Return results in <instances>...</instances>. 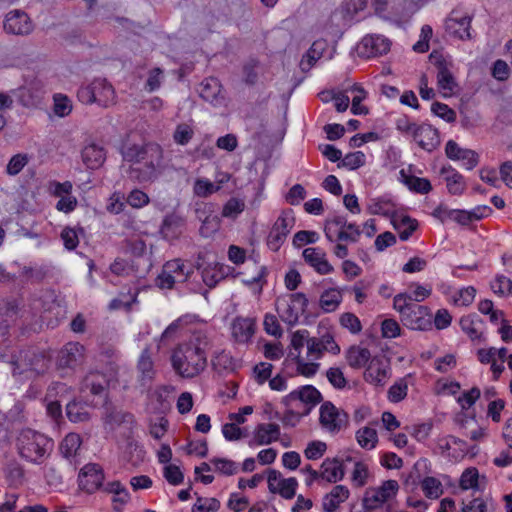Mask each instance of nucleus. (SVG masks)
Here are the masks:
<instances>
[{
  "mask_svg": "<svg viewBox=\"0 0 512 512\" xmlns=\"http://www.w3.org/2000/svg\"><path fill=\"white\" fill-rule=\"evenodd\" d=\"M212 347V339L204 330H196L190 339L179 344L172 352L173 370L182 378H194L207 367V352Z\"/></svg>",
  "mask_w": 512,
  "mask_h": 512,
  "instance_id": "f257e3e1",
  "label": "nucleus"
},
{
  "mask_svg": "<svg viewBox=\"0 0 512 512\" xmlns=\"http://www.w3.org/2000/svg\"><path fill=\"white\" fill-rule=\"evenodd\" d=\"M163 160V150L155 143L130 147V178L148 181L156 177Z\"/></svg>",
  "mask_w": 512,
  "mask_h": 512,
  "instance_id": "f03ea898",
  "label": "nucleus"
},
{
  "mask_svg": "<svg viewBox=\"0 0 512 512\" xmlns=\"http://www.w3.org/2000/svg\"><path fill=\"white\" fill-rule=\"evenodd\" d=\"M53 446L51 438L32 429H23L17 437L20 456L33 464H42L49 457Z\"/></svg>",
  "mask_w": 512,
  "mask_h": 512,
  "instance_id": "7ed1b4c3",
  "label": "nucleus"
},
{
  "mask_svg": "<svg viewBox=\"0 0 512 512\" xmlns=\"http://www.w3.org/2000/svg\"><path fill=\"white\" fill-rule=\"evenodd\" d=\"M393 307L400 313L402 324L411 330H427L431 327V314L426 306L411 302L408 293L394 297Z\"/></svg>",
  "mask_w": 512,
  "mask_h": 512,
  "instance_id": "20e7f679",
  "label": "nucleus"
},
{
  "mask_svg": "<svg viewBox=\"0 0 512 512\" xmlns=\"http://www.w3.org/2000/svg\"><path fill=\"white\" fill-rule=\"evenodd\" d=\"M77 96L83 104L97 103L103 107L114 104L116 99L113 86L102 78L94 79L90 84L82 86Z\"/></svg>",
  "mask_w": 512,
  "mask_h": 512,
  "instance_id": "39448f33",
  "label": "nucleus"
},
{
  "mask_svg": "<svg viewBox=\"0 0 512 512\" xmlns=\"http://www.w3.org/2000/svg\"><path fill=\"white\" fill-rule=\"evenodd\" d=\"M275 305L281 320L289 326H294L305 312L308 299L303 293H291L278 297Z\"/></svg>",
  "mask_w": 512,
  "mask_h": 512,
  "instance_id": "423d86ee",
  "label": "nucleus"
},
{
  "mask_svg": "<svg viewBox=\"0 0 512 512\" xmlns=\"http://www.w3.org/2000/svg\"><path fill=\"white\" fill-rule=\"evenodd\" d=\"M310 338L309 332L305 329L297 330L291 335L290 354L296 364L297 372L305 377L314 376L320 367L319 363L308 361L307 353L306 356L302 355V349L305 345L308 347Z\"/></svg>",
  "mask_w": 512,
  "mask_h": 512,
  "instance_id": "0eeeda50",
  "label": "nucleus"
},
{
  "mask_svg": "<svg viewBox=\"0 0 512 512\" xmlns=\"http://www.w3.org/2000/svg\"><path fill=\"white\" fill-rule=\"evenodd\" d=\"M321 400L322 395L314 386L305 385L286 395L282 399V403L287 408H300L302 414L307 415Z\"/></svg>",
  "mask_w": 512,
  "mask_h": 512,
  "instance_id": "6e6552de",
  "label": "nucleus"
},
{
  "mask_svg": "<svg viewBox=\"0 0 512 512\" xmlns=\"http://www.w3.org/2000/svg\"><path fill=\"white\" fill-rule=\"evenodd\" d=\"M324 232L330 242L339 240L355 243L361 235L359 226L348 223L346 219L341 216L328 220L325 224Z\"/></svg>",
  "mask_w": 512,
  "mask_h": 512,
  "instance_id": "1a4fd4ad",
  "label": "nucleus"
},
{
  "mask_svg": "<svg viewBox=\"0 0 512 512\" xmlns=\"http://www.w3.org/2000/svg\"><path fill=\"white\" fill-rule=\"evenodd\" d=\"M320 424L326 431L336 434L346 427L348 423V415L338 409L334 404L327 401L320 407Z\"/></svg>",
  "mask_w": 512,
  "mask_h": 512,
  "instance_id": "9d476101",
  "label": "nucleus"
},
{
  "mask_svg": "<svg viewBox=\"0 0 512 512\" xmlns=\"http://www.w3.org/2000/svg\"><path fill=\"white\" fill-rule=\"evenodd\" d=\"M398 489L399 485L396 480L384 481L381 486L366 490L363 504L366 509L374 510L392 499L396 495Z\"/></svg>",
  "mask_w": 512,
  "mask_h": 512,
  "instance_id": "9b49d317",
  "label": "nucleus"
},
{
  "mask_svg": "<svg viewBox=\"0 0 512 512\" xmlns=\"http://www.w3.org/2000/svg\"><path fill=\"white\" fill-rule=\"evenodd\" d=\"M472 17L453 10L445 21V29L448 34L460 40H471Z\"/></svg>",
  "mask_w": 512,
  "mask_h": 512,
  "instance_id": "f8f14e48",
  "label": "nucleus"
},
{
  "mask_svg": "<svg viewBox=\"0 0 512 512\" xmlns=\"http://www.w3.org/2000/svg\"><path fill=\"white\" fill-rule=\"evenodd\" d=\"M325 352L334 355L340 352V347L335 342L334 337L330 333H325L321 337H311L308 341V361L316 362Z\"/></svg>",
  "mask_w": 512,
  "mask_h": 512,
  "instance_id": "ddd939ff",
  "label": "nucleus"
},
{
  "mask_svg": "<svg viewBox=\"0 0 512 512\" xmlns=\"http://www.w3.org/2000/svg\"><path fill=\"white\" fill-rule=\"evenodd\" d=\"M391 42L382 35H367L358 44L357 50L363 57H376L386 54L390 50Z\"/></svg>",
  "mask_w": 512,
  "mask_h": 512,
  "instance_id": "4468645a",
  "label": "nucleus"
},
{
  "mask_svg": "<svg viewBox=\"0 0 512 512\" xmlns=\"http://www.w3.org/2000/svg\"><path fill=\"white\" fill-rule=\"evenodd\" d=\"M298 482L296 478H283L281 473L270 470L268 473V488L271 493H278L283 498L291 499L295 496Z\"/></svg>",
  "mask_w": 512,
  "mask_h": 512,
  "instance_id": "2eb2a0df",
  "label": "nucleus"
},
{
  "mask_svg": "<svg viewBox=\"0 0 512 512\" xmlns=\"http://www.w3.org/2000/svg\"><path fill=\"white\" fill-rule=\"evenodd\" d=\"M33 28V23L25 12L14 10L6 15L4 29L10 34L27 35Z\"/></svg>",
  "mask_w": 512,
  "mask_h": 512,
  "instance_id": "dca6fc26",
  "label": "nucleus"
},
{
  "mask_svg": "<svg viewBox=\"0 0 512 512\" xmlns=\"http://www.w3.org/2000/svg\"><path fill=\"white\" fill-rule=\"evenodd\" d=\"M101 467L94 463L86 464L79 473V486L88 493L96 491L103 483Z\"/></svg>",
  "mask_w": 512,
  "mask_h": 512,
  "instance_id": "f3484780",
  "label": "nucleus"
},
{
  "mask_svg": "<svg viewBox=\"0 0 512 512\" xmlns=\"http://www.w3.org/2000/svg\"><path fill=\"white\" fill-rule=\"evenodd\" d=\"M107 381L103 374L98 372H90L87 374L82 382L81 391L83 393L89 392L96 397V400H92L90 406L97 407L103 404L105 398L103 392Z\"/></svg>",
  "mask_w": 512,
  "mask_h": 512,
  "instance_id": "a211bd4d",
  "label": "nucleus"
},
{
  "mask_svg": "<svg viewBox=\"0 0 512 512\" xmlns=\"http://www.w3.org/2000/svg\"><path fill=\"white\" fill-rule=\"evenodd\" d=\"M302 256L304 261L320 275H327L334 271L333 266L327 259L326 252L319 247L304 249Z\"/></svg>",
  "mask_w": 512,
  "mask_h": 512,
  "instance_id": "6ab92c4d",
  "label": "nucleus"
},
{
  "mask_svg": "<svg viewBox=\"0 0 512 512\" xmlns=\"http://www.w3.org/2000/svg\"><path fill=\"white\" fill-rule=\"evenodd\" d=\"M281 435L280 426L276 423H260L253 431V438L249 442L250 446L269 445L279 440Z\"/></svg>",
  "mask_w": 512,
  "mask_h": 512,
  "instance_id": "aec40b11",
  "label": "nucleus"
},
{
  "mask_svg": "<svg viewBox=\"0 0 512 512\" xmlns=\"http://www.w3.org/2000/svg\"><path fill=\"white\" fill-rule=\"evenodd\" d=\"M84 358V347L77 342L67 343L58 354V366L60 368H74Z\"/></svg>",
  "mask_w": 512,
  "mask_h": 512,
  "instance_id": "412c9836",
  "label": "nucleus"
},
{
  "mask_svg": "<svg viewBox=\"0 0 512 512\" xmlns=\"http://www.w3.org/2000/svg\"><path fill=\"white\" fill-rule=\"evenodd\" d=\"M81 160L87 169H98L106 160V151L97 143H88L81 150Z\"/></svg>",
  "mask_w": 512,
  "mask_h": 512,
  "instance_id": "4be33fe9",
  "label": "nucleus"
},
{
  "mask_svg": "<svg viewBox=\"0 0 512 512\" xmlns=\"http://www.w3.org/2000/svg\"><path fill=\"white\" fill-rule=\"evenodd\" d=\"M412 138L422 149L428 152L433 151L440 144L438 131L428 124L419 125Z\"/></svg>",
  "mask_w": 512,
  "mask_h": 512,
  "instance_id": "5701e85b",
  "label": "nucleus"
},
{
  "mask_svg": "<svg viewBox=\"0 0 512 512\" xmlns=\"http://www.w3.org/2000/svg\"><path fill=\"white\" fill-rule=\"evenodd\" d=\"M231 333L238 344H247L255 333V322L251 318L237 317L231 325Z\"/></svg>",
  "mask_w": 512,
  "mask_h": 512,
  "instance_id": "b1692460",
  "label": "nucleus"
},
{
  "mask_svg": "<svg viewBox=\"0 0 512 512\" xmlns=\"http://www.w3.org/2000/svg\"><path fill=\"white\" fill-rule=\"evenodd\" d=\"M388 364L381 358L374 357L367 364L364 378L374 385H384L388 379Z\"/></svg>",
  "mask_w": 512,
  "mask_h": 512,
  "instance_id": "393cba45",
  "label": "nucleus"
},
{
  "mask_svg": "<svg viewBox=\"0 0 512 512\" xmlns=\"http://www.w3.org/2000/svg\"><path fill=\"white\" fill-rule=\"evenodd\" d=\"M104 490L110 495L113 511L124 512L128 503V491L125 485L119 481H111L106 484Z\"/></svg>",
  "mask_w": 512,
  "mask_h": 512,
  "instance_id": "a878e982",
  "label": "nucleus"
},
{
  "mask_svg": "<svg viewBox=\"0 0 512 512\" xmlns=\"http://www.w3.org/2000/svg\"><path fill=\"white\" fill-rule=\"evenodd\" d=\"M319 475H321V480L328 483L341 481L345 476L342 461L338 458H326L320 466Z\"/></svg>",
  "mask_w": 512,
  "mask_h": 512,
  "instance_id": "bb28decb",
  "label": "nucleus"
},
{
  "mask_svg": "<svg viewBox=\"0 0 512 512\" xmlns=\"http://www.w3.org/2000/svg\"><path fill=\"white\" fill-rule=\"evenodd\" d=\"M201 259L202 256L199 254L195 266L197 269H201L202 280L205 285L209 288H214L226 275L224 265L219 263H210L202 268V264L200 263Z\"/></svg>",
  "mask_w": 512,
  "mask_h": 512,
  "instance_id": "cd10ccee",
  "label": "nucleus"
},
{
  "mask_svg": "<svg viewBox=\"0 0 512 512\" xmlns=\"http://www.w3.org/2000/svg\"><path fill=\"white\" fill-rule=\"evenodd\" d=\"M199 94L201 98L213 105H220L224 97L221 95V84L218 79L206 78L200 84Z\"/></svg>",
  "mask_w": 512,
  "mask_h": 512,
  "instance_id": "c85d7f7f",
  "label": "nucleus"
},
{
  "mask_svg": "<svg viewBox=\"0 0 512 512\" xmlns=\"http://www.w3.org/2000/svg\"><path fill=\"white\" fill-rule=\"evenodd\" d=\"M137 372L139 374V381L142 386H145L151 383L154 375V363L151 358V350L149 347L143 349L138 362H137Z\"/></svg>",
  "mask_w": 512,
  "mask_h": 512,
  "instance_id": "c756f323",
  "label": "nucleus"
},
{
  "mask_svg": "<svg viewBox=\"0 0 512 512\" xmlns=\"http://www.w3.org/2000/svg\"><path fill=\"white\" fill-rule=\"evenodd\" d=\"M350 495L349 489L344 485H336L330 493L323 498L322 506L325 512H335L341 503L345 502Z\"/></svg>",
  "mask_w": 512,
  "mask_h": 512,
  "instance_id": "7c9ffc66",
  "label": "nucleus"
},
{
  "mask_svg": "<svg viewBox=\"0 0 512 512\" xmlns=\"http://www.w3.org/2000/svg\"><path fill=\"white\" fill-rule=\"evenodd\" d=\"M437 68L438 88L442 91L444 97L451 96L457 87L455 78L444 62H438Z\"/></svg>",
  "mask_w": 512,
  "mask_h": 512,
  "instance_id": "2f4dec72",
  "label": "nucleus"
},
{
  "mask_svg": "<svg viewBox=\"0 0 512 512\" xmlns=\"http://www.w3.org/2000/svg\"><path fill=\"white\" fill-rule=\"evenodd\" d=\"M490 212L491 209L488 206H478L471 211L455 209L452 214V221L461 225H468L473 221L484 218Z\"/></svg>",
  "mask_w": 512,
  "mask_h": 512,
  "instance_id": "473e14b6",
  "label": "nucleus"
},
{
  "mask_svg": "<svg viewBox=\"0 0 512 512\" xmlns=\"http://www.w3.org/2000/svg\"><path fill=\"white\" fill-rule=\"evenodd\" d=\"M371 359L370 351L361 346H351L346 352V360L354 369L365 367Z\"/></svg>",
  "mask_w": 512,
  "mask_h": 512,
  "instance_id": "72a5a7b5",
  "label": "nucleus"
},
{
  "mask_svg": "<svg viewBox=\"0 0 512 512\" xmlns=\"http://www.w3.org/2000/svg\"><path fill=\"white\" fill-rule=\"evenodd\" d=\"M441 174L445 175L447 189L450 194L460 195L464 192L466 184L463 176L452 167H443Z\"/></svg>",
  "mask_w": 512,
  "mask_h": 512,
  "instance_id": "f704fd0d",
  "label": "nucleus"
},
{
  "mask_svg": "<svg viewBox=\"0 0 512 512\" xmlns=\"http://www.w3.org/2000/svg\"><path fill=\"white\" fill-rule=\"evenodd\" d=\"M394 229L398 232L401 240L406 241L417 229L418 222L409 216L396 215L392 218Z\"/></svg>",
  "mask_w": 512,
  "mask_h": 512,
  "instance_id": "c9c22d12",
  "label": "nucleus"
},
{
  "mask_svg": "<svg viewBox=\"0 0 512 512\" xmlns=\"http://www.w3.org/2000/svg\"><path fill=\"white\" fill-rule=\"evenodd\" d=\"M163 268L169 274H171L176 281L180 283H184L193 273V269L191 267H186L184 262L181 259H173L167 261Z\"/></svg>",
  "mask_w": 512,
  "mask_h": 512,
  "instance_id": "e433bc0d",
  "label": "nucleus"
},
{
  "mask_svg": "<svg viewBox=\"0 0 512 512\" xmlns=\"http://www.w3.org/2000/svg\"><path fill=\"white\" fill-rule=\"evenodd\" d=\"M183 219L176 215H168L165 217L161 233L166 239H177L182 233Z\"/></svg>",
  "mask_w": 512,
  "mask_h": 512,
  "instance_id": "4c0bfd02",
  "label": "nucleus"
},
{
  "mask_svg": "<svg viewBox=\"0 0 512 512\" xmlns=\"http://www.w3.org/2000/svg\"><path fill=\"white\" fill-rule=\"evenodd\" d=\"M196 213L198 219L202 221L199 232L203 237H210L219 230L220 220L216 215L209 214L204 216L205 212H201L200 209H197Z\"/></svg>",
  "mask_w": 512,
  "mask_h": 512,
  "instance_id": "58836bf2",
  "label": "nucleus"
},
{
  "mask_svg": "<svg viewBox=\"0 0 512 512\" xmlns=\"http://www.w3.org/2000/svg\"><path fill=\"white\" fill-rule=\"evenodd\" d=\"M460 326L471 340L482 338V321L478 317L464 316L460 320Z\"/></svg>",
  "mask_w": 512,
  "mask_h": 512,
  "instance_id": "ea45409f",
  "label": "nucleus"
},
{
  "mask_svg": "<svg viewBox=\"0 0 512 512\" xmlns=\"http://www.w3.org/2000/svg\"><path fill=\"white\" fill-rule=\"evenodd\" d=\"M81 443L82 440L79 434L69 433L61 442L60 451L65 458L70 459L77 455Z\"/></svg>",
  "mask_w": 512,
  "mask_h": 512,
  "instance_id": "a19ab883",
  "label": "nucleus"
},
{
  "mask_svg": "<svg viewBox=\"0 0 512 512\" xmlns=\"http://www.w3.org/2000/svg\"><path fill=\"white\" fill-rule=\"evenodd\" d=\"M295 225L294 212L291 209L283 210L272 226L273 230L283 234L286 238Z\"/></svg>",
  "mask_w": 512,
  "mask_h": 512,
  "instance_id": "79ce46f5",
  "label": "nucleus"
},
{
  "mask_svg": "<svg viewBox=\"0 0 512 512\" xmlns=\"http://www.w3.org/2000/svg\"><path fill=\"white\" fill-rule=\"evenodd\" d=\"M66 414L69 420L75 423L85 422L90 418L88 406L77 401L67 404Z\"/></svg>",
  "mask_w": 512,
  "mask_h": 512,
  "instance_id": "37998d69",
  "label": "nucleus"
},
{
  "mask_svg": "<svg viewBox=\"0 0 512 512\" xmlns=\"http://www.w3.org/2000/svg\"><path fill=\"white\" fill-rule=\"evenodd\" d=\"M342 301V294L338 289H328L320 296V306L325 312L334 311Z\"/></svg>",
  "mask_w": 512,
  "mask_h": 512,
  "instance_id": "c03bdc74",
  "label": "nucleus"
},
{
  "mask_svg": "<svg viewBox=\"0 0 512 512\" xmlns=\"http://www.w3.org/2000/svg\"><path fill=\"white\" fill-rule=\"evenodd\" d=\"M212 366L218 372L234 371L237 368V361L229 352L220 351L212 358Z\"/></svg>",
  "mask_w": 512,
  "mask_h": 512,
  "instance_id": "a18cd8bd",
  "label": "nucleus"
},
{
  "mask_svg": "<svg viewBox=\"0 0 512 512\" xmlns=\"http://www.w3.org/2000/svg\"><path fill=\"white\" fill-rule=\"evenodd\" d=\"M356 440L364 449H373L378 442L377 431L371 427H363L356 432Z\"/></svg>",
  "mask_w": 512,
  "mask_h": 512,
  "instance_id": "49530a36",
  "label": "nucleus"
},
{
  "mask_svg": "<svg viewBox=\"0 0 512 512\" xmlns=\"http://www.w3.org/2000/svg\"><path fill=\"white\" fill-rule=\"evenodd\" d=\"M421 489L425 496L430 499H437L443 494L442 483L435 477H425L421 481Z\"/></svg>",
  "mask_w": 512,
  "mask_h": 512,
  "instance_id": "de8ad7c7",
  "label": "nucleus"
},
{
  "mask_svg": "<svg viewBox=\"0 0 512 512\" xmlns=\"http://www.w3.org/2000/svg\"><path fill=\"white\" fill-rule=\"evenodd\" d=\"M210 463L214 471L225 476H232L238 472V464L227 458L214 457Z\"/></svg>",
  "mask_w": 512,
  "mask_h": 512,
  "instance_id": "09e8293b",
  "label": "nucleus"
},
{
  "mask_svg": "<svg viewBox=\"0 0 512 512\" xmlns=\"http://www.w3.org/2000/svg\"><path fill=\"white\" fill-rule=\"evenodd\" d=\"M351 91L356 93L352 99L351 112L355 115H366L368 113V109L361 105V102L367 96L366 91L358 84H354L351 87Z\"/></svg>",
  "mask_w": 512,
  "mask_h": 512,
  "instance_id": "8fccbe9b",
  "label": "nucleus"
},
{
  "mask_svg": "<svg viewBox=\"0 0 512 512\" xmlns=\"http://www.w3.org/2000/svg\"><path fill=\"white\" fill-rule=\"evenodd\" d=\"M83 234L82 228L65 227L61 232V239L66 249L74 250L79 244V236Z\"/></svg>",
  "mask_w": 512,
  "mask_h": 512,
  "instance_id": "3c124183",
  "label": "nucleus"
},
{
  "mask_svg": "<svg viewBox=\"0 0 512 512\" xmlns=\"http://www.w3.org/2000/svg\"><path fill=\"white\" fill-rule=\"evenodd\" d=\"M404 183L410 190L421 194H427L432 189L430 181L426 178L405 176Z\"/></svg>",
  "mask_w": 512,
  "mask_h": 512,
  "instance_id": "603ef678",
  "label": "nucleus"
},
{
  "mask_svg": "<svg viewBox=\"0 0 512 512\" xmlns=\"http://www.w3.org/2000/svg\"><path fill=\"white\" fill-rule=\"evenodd\" d=\"M368 477V466L362 461H357L354 465V469L351 475L352 484L355 487H363L364 485H366Z\"/></svg>",
  "mask_w": 512,
  "mask_h": 512,
  "instance_id": "864d4df0",
  "label": "nucleus"
},
{
  "mask_svg": "<svg viewBox=\"0 0 512 512\" xmlns=\"http://www.w3.org/2000/svg\"><path fill=\"white\" fill-rule=\"evenodd\" d=\"M54 101V113L59 117H65L72 111V101L64 94H55L53 97Z\"/></svg>",
  "mask_w": 512,
  "mask_h": 512,
  "instance_id": "5fc2aeb1",
  "label": "nucleus"
},
{
  "mask_svg": "<svg viewBox=\"0 0 512 512\" xmlns=\"http://www.w3.org/2000/svg\"><path fill=\"white\" fill-rule=\"evenodd\" d=\"M220 502L216 498L198 497L192 507V512H217Z\"/></svg>",
  "mask_w": 512,
  "mask_h": 512,
  "instance_id": "6e6d98bb",
  "label": "nucleus"
},
{
  "mask_svg": "<svg viewBox=\"0 0 512 512\" xmlns=\"http://www.w3.org/2000/svg\"><path fill=\"white\" fill-rule=\"evenodd\" d=\"M326 450L327 444L325 442L315 440L308 443L304 455L309 460H318L325 454Z\"/></svg>",
  "mask_w": 512,
  "mask_h": 512,
  "instance_id": "4d7b16f0",
  "label": "nucleus"
},
{
  "mask_svg": "<svg viewBox=\"0 0 512 512\" xmlns=\"http://www.w3.org/2000/svg\"><path fill=\"white\" fill-rule=\"evenodd\" d=\"M491 289L499 296H507L512 293V281L503 275L497 276L491 282Z\"/></svg>",
  "mask_w": 512,
  "mask_h": 512,
  "instance_id": "13d9d810",
  "label": "nucleus"
},
{
  "mask_svg": "<svg viewBox=\"0 0 512 512\" xmlns=\"http://www.w3.org/2000/svg\"><path fill=\"white\" fill-rule=\"evenodd\" d=\"M127 202L128 199L124 193L115 192L109 198L107 210L113 214H119L124 211Z\"/></svg>",
  "mask_w": 512,
  "mask_h": 512,
  "instance_id": "bf43d9fd",
  "label": "nucleus"
},
{
  "mask_svg": "<svg viewBox=\"0 0 512 512\" xmlns=\"http://www.w3.org/2000/svg\"><path fill=\"white\" fill-rule=\"evenodd\" d=\"M478 470L476 468L466 469L460 478V487L464 490L475 489L478 487Z\"/></svg>",
  "mask_w": 512,
  "mask_h": 512,
  "instance_id": "052dcab7",
  "label": "nucleus"
},
{
  "mask_svg": "<svg viewBox=\"0 0 512 512\" xmlns=\"http://www.w3.org/2000/svg\"><path fill=\"white\" fill-rule=\"evenodd\" d=\"M73 185L70 181H50L47 186L48 192L58 198L64 197L72 192Z\"/></svg>",
  "mask_w": 512,
  "mask_h": 512,
  "instance_id": "680f3d73",
  "label": "nucleus"
},
{
  "mask_svg": "<svg viewBox=\"0 0 512 512\" xmlns=\"http://www.w3.org/2000/svg\"><path fill=\"white\" fill-rule=\"evenodd\" d=\"M245 204L242 200L237 198H231L224 205L222 210V216L227 218H235L243 212Z\"/></svg>",
  "mask_w": 512,
  "mask_h": 512,
  "instance_id": "e2e57ef3",
  "label": "nucleus"
},
{
  "mask_svg": "<svg viewBox=\"0 0 512 512\" xmlns=\"http://www.w3.org/2000/svg\"><path fill=\"white\" fill-rule=\"evenodd\" d=\"M193 129L185 123L177 125L173 139L179 145H186L193 137Z\"/></svg>",
  "mask_w": 512,
  "mask_h": 512,
  "instance_id": "0e129e2a",
  "label": "nucleus"
},
{
  "mask_svg": "<svg viewBox=\"0 0 512 512\" xmlns=\"http://www.w3.org/2000/svg\"><path fill=\"white\" fill-rule=\"evenodd\" d=\"M165 479L174 486L180 485L184 480L181 469L174 464H168L163 469Z\"/></svg>",
  "mask_w": 512,
  "mask_h": 512,
  "instance_id": "69168bd1",
  "label": "nucleus"
},
{
  "mask_svg": "<svg viewBox=\"0 0 512 512\" xmlns=\"http://www.w3.org/2000/svg\"><path fill=\"white\" fill-rule=\"evenodd\" d=\"M408 386L403 380L394 383L388 390V399L393 403H398L407 395Z\"/></svg>",
  "mask_w": 512,
  "mask_h": 512,
  "instance_id": "338daca9",
  "label": "nucleus"
},
{
  "mask_svg": "<svg viewBox=\"0 0 512 512\" xmlns=\"http://www.w3.org/2000/svg\"><path fill=\"white\" fill-rule=\"evenodd\" d=\"M431 111L437 115L438 117L442 118L443 120L451 123L456 120V113L453 109H451L448 105L441 103V102H435L431 106Z\"/></svg>",
  "mask_w": 512,
  "mask_h": 512,
  "instance_id": "774afa93",
  "label": "nucleus"
}]
</instances>
